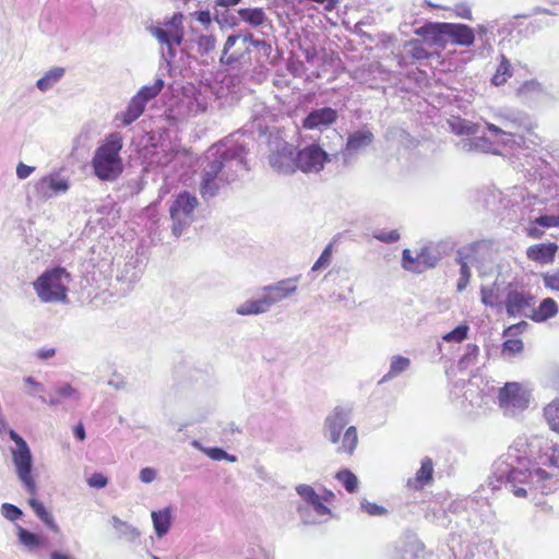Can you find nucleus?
Wrapping results in <instances>:
<instances>
[{
	"instance_id": "obj_1",
	"label": "nucleus",
	"mask_w": 559,
	"mask_h": 559,
	"mask_svg": "<svg viewBox=\"0 0 559 559\" xmlns=\"http://www.w3.org/2000/svg\"><path fill=\"white\" fill-rule=\"evenodd\" d=\"M9 436L12 441L16 444V449L12 451V460L16 469V474L27 491L32 495H36V483L32 476V454L25 440L14 430L9 431ZM31 508L35 514L53 532H58V525L56 524L52 515L46 510L45 506L38 501L35 497H32L28 501Z\"/></svg>"
},
{
	"instance_id": "obj_2",
	"label": "nucleus",
	"mask_w": 559,
	"mask_h": 559,
	"mask_svg": "<svg viewBox=\"0 0 559 559\" xmlns=\"http://www.w3.org/2000/svg\"><path fill=\"white\" fill-rule=\"evenodd\" d=\"M121 148L122 136L118 132L108 134L96 148L92 158V167L97 178L103 181H114L121 175L123 170L120 157Z\"/></svg>"
},
{
	"instance_id": "obj_3",
	"label": "nucleus",
	"mask_w": 559,
	"mask_h": 559,
	"mask_svg": "<svg viewBox=\"0 0 559 559\" xmlns=\"http://www.w3.org/2000/svg\"><path fill=\"white\" fill-rule=\"evenodd\" d=\"M71 274L61 266L46 270L34 283L37 297L47 304L68 301Z\"/></svg>"
},
{
	"instance_id": "obj_4",
	"label": "nucleus",
	"mask_w": 559,
	"mask_h": 559,
	"mask_svg": "<svg viewBox=\"0 0 559 559\" xmlns=\"http://www.w3.org/2000/svg\"><path fill=\"white\" fill-rule=\"evenodd\" d=\"M198 206L199 201L197 197L190 192L182 191L176 195L169 206L170 229L176 238H179L193 223L194 211Z\"/></svg>"
},
{
	"instance_id": "obj_5",
	"label": "nucleus",
	"mask_w": 559,
	"mask_h": 559,
	"mask_svg": "<svg viewBox=\"0 0 559 559\" xmlns=\"http://www.w3.org/2000/svg\"><path fill=\"white\" fill-rule=\"evenodd\" d=\"M225 157L223 155L215 156L203 167L200 182V193L203 198L216 195L221 188L235 179V176H229L225 171Z\"/></svg>"
},
{
	"instance_id": "obj_6",
	"label": "nucleus",
	"mask_w": 559,
	"mask_h": 559,
	"mask_svg": "<svg viewBox=\"0 0 559 559\" xmlns=\"http://www.w3.org/2000/svg\"><path fill=\"white\" fill-rule=\"evenodd\" d=\"M545 481L551 478L550 474L542 468L531 471L528 468H511L508 472L506 487L518 498H526L528 491L534 489V483Z\"/></svg>"
},
{
	"instance_id": "obj_7",
	"label": "nucleus",
	"mask_w": 559,
	"mask_h": 559,
	"mask_svg": "<svg viewBox=\"0 0 559 559\" xmlns=\"http://www.w3.org/2000/svg\"><path fill=\"white\" fill-rule=\"evenodd\" d=\"M535 296L525 289L511 288L508 290L504 298V308L507 314L510 318L526 317L530 318V313L535 305Z\"/></svg>"
},
{
	"instance_id": "obj_8",
	"label": "nucleus",
	"mask_w": 559,
	"mask_h": 559,
	"mask_svg": "<svg viewBox=\"0 0 559 559\" xmlns=\"http://www.w3.org/2000/svg\"><path fill=\"white\" fill-rule=\"evenodd\" d=\"M328 153L318 144H310L302 150L296 148L297 170L302 173H319L328 162Z\"/></svg>"
},
{
	"instance_id": "obj_9",
	"label": "nucleus",
	"mask_w": 559,
	"mask_h": 559,
	"mask_svg": "<svg viewBox=\"0 0 559 559\" xmlns=\"http://www.w3.org/2000/svg\"><path fill=\"white\" fill-rule=\"evenodd\" d=\"M501 408L525 409L530 402V392L519 382H508L498 393Z\"/></svg>"
},
{
	"instance_id": "obj_10",
	"label": "nucleus",
	"mask_w": 559,
	"mask_h": 559,
	"mask_svg": "<svg viewBox=\"0 0 559 559\" xmlns=\"http://www.w3.org/2000/svg\"><path fill=\"white\" fill-rule=\"evenodd\" d=\"M296 491L318 515H331V509L326 506L335 498L331 490L324 489L322 493H318L310 485L301 484L296 487Z\"/></svg>"
},
{
	"instance_id": "obj_11",
	"label": "nucleus",
	"mask_w": 559,
	"mask_h": 559,
	"mask_svg": "<svg viewBox=\"0 0 559 559\" xmlns=\"http://www.w3.org/2000/svg\"><path fill=\"white\" fill-rule=\"evenodd\" d=\"M270 166L283 175H292L297 170L296 147L284 143L269 156Z\"/></svg>"
},
{
	"instance_id": "obj_12",
	"label": "nucleus",
	"mask_w": 559,
	"mask_h": 559,
	"mask_svg": "<svg viewBox=\"0 0 559 559\" xmlns=\"http://www.w3.org/2000/svg\"><path fill=\"white\" fill-rule=\"evenodd\" d=\"M438 258L432 254L428 247H424L416 257L412 255L409 249H404L402 254V266L406 271L423 273L436 266Z\"/></svg>"
},
{
	"instance_id": "obj_13",
	"label": "nucleus",
	"mask_w": 559,
	"mask_h": 559,
	"mask_svg": "<svg viewBox=\"0 0 559 559\" xmlns=\"http://www.w3.org/2000/svg\"><path fill=\"white\" fill-rule=\"evenodd\" d=\"M527 326L528 323L526 321H521L503 330L502 336L506 340L502 344V354L511 357L523 352L524 343L519 336L527 329Z\"/></svg>"
},
{
	"instance_id": "obj_14",
	"label": "nucleus",
	"mask_w": 559,
	"mask_h": 559,
	"mask_svg": "<svg viewBox=\"0 0 559 559\" xmlns=\"http://www.w3.org/2000/svg\"><path fill=\"white\" fill-rule=\"evenodd\" d=\"M478 253V243L473 242L468 245L467 247H464L459 250L457 252V259L456 262L460 265V278L457 281V290L462 292L464 290L471 280V270L468 266V262H472L474 259H476Z\"/></svg>"
},
{
	"instance_id": "obj_15",
	"label": "nucleus",
	"mask_w": 559,
	"mask_h": 559,
	"mask_svg": "<svg viewBox=\"0 0 559 559\" xmlns=\"http://www.w3.org/2000/svg\"><path fill=\"white\" fill-rule=\"evenodd\" d=\"M559 246L556 242H539L527 247L526 258L535 263L546 265L552 264L556 260Z\"/></svg>"
},
{
	"instance_id": "obj_16",
	"label": "nucleus",
	"mask_w": 559,
	"mask_h": 559,
	"mask_svg": "<svg viewBox=\"0 0 559 559\" xmlns=\"http://www.w3.org/2000/svg\"><path fill=\"white\" fill-rule=\"evenodd\" d=\"M36 193L43 200H48L69 189L68 181L57 175H47L40 178L35 186Z\"/></svg>"
},
{
	"instance_id": "obj_17",
	"label": "nucleus",
	"mask_w": 559,
	"mask_h": 559,
	"mask_svg": "<svg viewBox=\"0 0 559 559\" xmlns=\"http://www.w3.org/2000/svg\"><path fill=\"white\" fill-rule=\"evenodd\" d=\"M183 15L181 13H175L170 21L168 22L169 25L174 27L173 31L167 32L160 27H154L152 29V34L160 41L168 46H170L173 43L180 45L183 39V28L181 26L182 24Z\"/></svg>"
},
{
	"instance_id": "obj_18",
	"label": "nucleus",
	"mask_w": 559,
	"mask_h": 559,
	"mask_svg": "<svg viewBox=\"0 0 559 559\" xmlns=\"http://www.w3.org/2000/svg\"><path fill=\"white\" fill-rule=\"evenodd\" d=\"M337 119V111L331 107H323L312 110L304 120L302 127L307 130H314L321 127H330Z\"/></svg>"
},
{
	"instance_id": "obj_19",
	"label": "nucleus",
	"mask_w": 559,
	"mask_h": 559,
	"mask_svg": "<svg viewBox=\"0 0 559 559\" xmlns=\"http://www.w3.org/2000/svg\"><path fill=\"white\" fill-rule=\"evenodd\" d=\"M433 481V462L430 457H425L420 462V467L415 476L408 478L406 487L412 491L423 490L426 486L431 485Z\"/></svg>"
},
{
	"instance_id": "obj_20",
	"label": "nucleus",
	"mask_w": 559,
	"mask_h": 559,
	"mask_svg": "<svg viewBox=\"0 0 559 559\" xmlns=\"http://www.w3.org/2000/svg\"><path fill=\"white\" fill-rule=\"evenodd\" d=\"M445 36L451 41L459 46L469 47L474 44L475 33L474 29L465 24L445 23Z\"/></svg>"
},
{
	"instance_id": "obj_21",
	"label": "nucleus",
	"mask_w": 559,
	"mask_h": 559,
	"mask_svg": "<svg viewBox=\"0 0 559 559\" xmlns=\"http://www.w3.org/2000/svg\"><path fill=\"white\" fill-rule=\"evenodd\" d=\"M347 413L342 407H335L325 418V427L329 431V437L332 443H337L340 441L341 432L347 425Z\"/></svg>"
},
{
	"instance_id": "obj_22",
	"label": "nucleus",
	"mask_w": 559,
	"mask_h": 559,
	"mask_svg": "<svg viewBox=\"0 0 559 559\" xmlns=\"http://www.w3.org/2000/svg\"><path fill=\"white\" fill-rule=\"evenodd\" d=\"M297 278H286L264 288L270 305H274L297 290Z\"/></svg>"
},
{
	"instance_id": "obj_23",
	"label": "nucleus",
	"mask_w": 559,
	"mask_h": 559,
	"mask_svg": "<svg viewBox=\"0 0 559 559\" xmlns=\"http://www.w3.org/2000/svg\"><path fill=\"white\" fill-rule=\"evenodd\" d=\"M445 23H426L415 29V34L424 38L430 46H445Z\"/></svg>"
},
{
	"instance_id": "obj_24",
	"label": "nucleus",
	"mask_w": 559,
	"mask_h": 559,
	"mask_svg": "<svg viewBox=\"0 0 559 559\" xmlns=\"http://www.w3.org/2000/svg\"><path fill=\"white\" fill-rule=\"evenodd\" d=\"M558 304L550 297L540 301L537 308L533 306L530 319L534 322H544L558 313Z\"/></svg>"
},
{
	"instance_id": "obj_25",
	"label": "nucleus",
	"mask_w": 559,
	"mask_h": 559,
	"mask_svg": "<svg viewBox=\"0 0 559 559\" xmlns=\"http://www.w3.org/2000/svg\"><path fill=\"white\" fill-rule=\"evenodd\" d=\"M373 141V134L369 130H359L350 134L347 139L346 150L356 153L359 150L370 145Z\"/></svg>"
},
{
	"instance_id": "obj_26",
	"label": "nucleus",
	"mask_w": 559,
	"mask_h": 559,
	"mask_svg": "<svg viewBox=\"0 0 559 559\" xmlns=\"http://www.w3.org/2000/svg\"><path fill=\"white\" fill-rule=\"evenodd\" d=\"M152 520L154 524L155 533L158 537L165 536L171 525V510L170 508H165L159 511H153Z\"/></svg>"
},
{
	"instance_id": "obj_27",
	"label": "nucleus",
	"mask_w": 559,
	"mask_h": 559,
	"mask_svg": "<svg viewBox=\"0 0 559 559\" xmlns=\"http://www.w3.org/2000/svg\"><path fill=\"white\" fill-rule=\"evenodd\" d=\"M271 305L266 296L263 295L257 300H248L237 308V313L241 316L259 314L267 311Z\"/></svg>"
},
{
	"instance_id": "obj_28",
	"label": "nucleus",
	"mask_w": 559,
	"mask_h": 559,
	"mask_svg": "<svg viewBox=\"0 0 559 559\" xmlns=\"http://www.w3.org/2000/svg\"><path fill=\"white\" fill-rule=\"evenodd\" d=\"M146 104L141 97L134 95L129 102L127 109L122 114V122L124 126L131 124L135 121L144 111Z\"/></svg>"
},
{
	"instance_id": "obj_29",
	"label": "nucleus",
	"mask_w": 559,
	"mask_h": 559,
	"mask_svg": "<svg viewBox=\"0 0 559 559\" xmlns=\"http://www.w3.org/2000/svg\"><path fill=\"white\" fill-rule=\"evenodd\" d=\"M358 444L357 429L350 426L344 432L342 444L337 448V453L352 455Z\"/></svg>"
},
{
	"instance_id": "obj_30",
	"label": "nucleus",
	"mask_w": 559,
	"mask_h": 559,
	"mask_svg": "<svg viewBox=\"0 0 559 559\" xmlns=\"http://www.w3.org/2000/svg\"><path fill=\"white\" fill-rule=\"evenodd\" d=\"M450 129L456 135H472L478 130V126L461 117H453L450 121Z\"/></svg>"
},
{
	"instance_id": "obj_31",
	"label": "nucleus",
	"mask_w": 559,
	"mask_h": 559,
	"mask_svg": "<svg viewBox=\"0 0 559 559\" xmlns=\"http://www.w3.org/2000/svg\"><path fill=\"white\" fill-rule=\"evenodd\" d=\"M238 14L240 19L252 25V26H260L265 22V13L261 8H254V9H240L238 11Z\"/></svg>"
},
{
	"instance_id": "obj_32",
	"label": "nucleus",
	"mask_w": 559,
	"mask_h": 559,
	"mask_svg": "<svg viewBox=\"0 0 559 559\" xmlns=\"http://www.w3.org/2000/svg\"><path fill=\"white\" fill-rule=\"evenodd\" d=\"M544 417L550 429L559 433V399L551 401L544 407Z\"/></svg>"
},
{
	"instance_id": "obj_33",
	"label": "nucleus",
	"mask_w": 559,
	"mask_h": 559,
	"mask_svg": "<svg viewBox=\"0 0 559 559\" xmlns=\"http://www.w3.org/2000/svg\"><path fill=\"white\" fill-rule=\"evenodd\" d=\"M63 68H55L37 81V87L40 91H47L51 88L63 76Z\"/></svg>"
},
{
	"instance_id": "obj_34",
	"label": "nucleus",
	"mask_w": 559,
	"mask_h": 559,
	"mask_svg": "<svg viewBox=\"0 0 559 559\" xmlns=\"http://www.w3.org/2000/svg\"><path fill=\"white\" fill-rule=\"evenodd\" d=\"M511 64L509 60L502 56L501 61L491 79V83L496 86L503 85L511 78Z\"/></svg>"
},
{
	"instance_id": "obj_35",
	"label": "nucleus",
	"mask_w": 559,
	"mask_h": 559,
	"mask_svg": "<svg viewBox=\"0 0 559 559\" xmlns=\"http://www.w3.org/2000/svg\"><path fill=\"white\" fill-rule=\"evenodd\" d=\"M336 479L343 484L348 492H355L358 488V479L349 469H342L336 473Z\"/></svg>"
},
{
	"instance_id": "obj_36",
	"label": "nucleus",
	"mask_w": 559,
	"mask_h": 559,
	"mask_svg": "<svg viewBox=\"0 0 559 559\" xmlns=\"http://www.w3.org/2000/svg\"><path fill=\"white\" fill-rule=\"evenodd\" d=\"M164 87V82L157 79L154 84L145 85L138 92V96L146 104L150 99L155 98Z\"/></svg>"
},
{
	"instance_id": "obj_37",
	"label": "nucleus",
	"mask_w": 559,
	"mask_h": 559,
	"mask_svg": "<svg viewBox=\"0 0 559 559\" xmlns=\"http://www.w3.org/2000/svg\"><path fill=\"white\" fill-rule=\"evenodd\" d=\"M554 507L547 500L537 501L532 513L534 521H543L552 516Z\"/></svg>"
},
{
	"instance_id": "obj_38",
	"label": "nucleus",
	"mask_w": 559,
	"mask_h": 559,
	"mask_svg": "<svg viewBox=\"0 0 559 559\" xmlns=\"http://www.w3.org/2000/svg\"><path fill=\"white\" fill-rule=\"evenodd\" d=\"M481 302L487 307H498L500 305V298L498 290L495 287H481L480 289Z\"/></svg>"
},
{
	"instance_id": "obj_39",
	"label": "nucleus",
	"mask_w": 559,
	"mask_h": 559,
	"mask_svg": "<svg viewBox=\"0 0 559 559\" xmlns=\"http://www.w3.org/2000/svg\"><path fill=\"white\" fill-rule=\"evenodd\" d=\"M19 539L23 545L31 549L43 546L41 539L36 534L22 527L19 528Z\"/></svg>"
},
{
	"instance_id": "obj_40",
	"label": "nucleus",
	"mask_w": 559,
	"mask_h": 559,
	"mask_svg": "<svg viewBox=\"0 0 559 559\" xmlns=\"http://www.w3.org/2000/svg\"><path fill=\"white\" fill-rule=\"evenodd\" d=\"M56 397L51 399L48 403L50 405H56L60 402V399L64 397H79V394L75 389H73L69 383H64L56 389Z\"/></svg>"
},
{
	"instance_id": "obj_41",
	"label": "nucleus",
	"mask_w": 559,
	"mask_h": 559,
	"mask_svg": "<svg viewBox=\"0 0 559 559\" xmlns=\"http://www.w3.org/2000/svg\"><path fill=\"white\" fill-rule=\"evenodd\" d=\"M409 359L402 356H395L390 366V371L386 377H394L403 371H405L409 367Z\"/></svg>"
},
{
	"instance_id": "obj_42",
	"label": "nucleus",
	"mask_w": 559,
	"mask_h": 559,
	"mask_svg": "<svg viewBox=\"0 0 559 559\" xmlns=\"http://www.w3.org/2000/svg\"><path fill=\"white\" fill-rule=\"evenodd\" d=\"M467 333H468V326L466 324H461V325L456 326L454 330H452L451 332L443 335V340L445 342L461 343L467 337Z\"/></svg>"
},
{
	"instance_id": "obj_43",
	"label": "nucleus",
	"mask_w": 559,
	"mask_h": 559,
	"mask_svg": "<svg viewBox=\"0 0 559 559\" xmlns=\"http://www.w3.org/2000/svg\"><path fill=\"white\" fill-rule=\"evenodd\" d=\"M544 286L552 292H559V270L542 274Z\"/></svg>"
},
{
	"instance_id": "obj_44",
	"label": "nucleus",
	"mask_w": 559,
	"mask_h": 559,
	"mask_svg": "<svg viewBox=\"0 0 559 559\" xmlns=\"http://www.w3.org/2000/svg\"><path fill=\"white\" fill-rule=\"evenodd\" d=\"M332 260V245H328L325 249L322 251L319 259L314 262L312 266V271H318L320 269H325L330 265Z\"/></svg>"
},
{
	"instance_id": "obj_45",
	"label": "nucleus",
	"mask_w": 559,
	"mask_h": 559,
	"mask_svg": "<svg viewBox=\"0 0 559 559\" xmlns=\"http://www.w3.org/2000/svg\"><path fill=\"white\" fill-rule=\"evenodd\" d=\"M412 49L411 55L414 59L417 60H425L430 57V53L427 51V49L424 47L423 43L419 40H412L409 43Z\"/></svg>"
},
{
	"instance_id": "obj_46",
	"label": "nucleus",
	"mask_w": 559,
	"mask_h": 559,
	"mask_svg": "<svg viewBox=\"0 0 559 559\" xmlns=\"http://www.w3.org/2000/svg\"><path fill=\"white\" fill-rule=\"evenodd\" d=\"M535 223L543 228L559 227V215H540L535 218Z\"/></svg>"
},
{
	"instance_id": "obj_47",
	"label": "nucleus",
	"mask_w": 559,
	"mask_h": 559,
	"mask_svg": "<svg viewBox=\"0 0 559 559\" xmlns=\"http://www.w3.org/2000/svg\"><path fill=\"white\" fill-rule=\"evenodd\" d=\"M374 238L385 243H392L400 239V233L395 229L390 231L380 230L374 234Z\"/></svg>"
},
{
	"instance_id": "obj_48",
	"label": "nucleus",
	"mask_w": 559,
	"mask_h": 559,
	"mask_svg": "<svg viewBox=\"0 0 559 559\" xmlns=\"http://www.w3.org/2000/svg\"><path fill=\"white\" fill-rule=\"evenodd\" d=\"M2 513L10 521H15L22 515V511L16 506L11 503L2 504Z\"/></svg>"
},
{
	"instance_id": "obj_49",
	"label": "nucleus",
	"mask_w": 559,
	"mask_h": 559,
	"mask_svg": "<svg viewBox=\"0 0 559 559\" xmlns=\"http://www.w3.org/2000/svg\"><path fill=\"white\" fill-rule=\"evenodd\" d=\"M361 508L365 510L366 513L369 515H382L386 513V509L382 506H379L374 502L369 501H362Z\"/></svg>"
},
{
	"instance_id": "obj_50",
	"label": "nucleus",
	"mask_w": 559,
	"mask_h": 559,
	"mask_svg": "<svg viewBox=\"0 0 559 559\" xmlns=\"http://www.w3.org/2000/svg\"><path fill=\"white\" fill-rule=\"evenodd\" d=\"M525 234L531 239H540L545 235V231H544L543 227L539 226V224L535 223V219H534L525 228Z\"/></svg>"
},
{
	"instance_id": "obj_51",
	"label": "nucleus",
	"mask_w": 559,
	"mask_h": 559,
	"mask_svg": "<svg viewBox=\"0 0 559 559\" xmlns=\"http://www.w3.org/2000/svg\"><path fill=\"white\" fill-rule=\"evenodd\" d=\"M108 483V479L105 475L102 473H94L91 475V477L87 479V484L93 488H104L106 487Z\"/></svg>"
},
{
	"instance_id": "obj_52",
	"label": "nucleus",
	"mask_w": 559,
	"mask_h": 559,
	"mask_svg": "<svg viewBox=\"0 0 559 559\" xmlns=\"http://www.w3.org/2000/svg\"><path fill=\"white\" fill-rule=\"evenodd\" d=\"M24 383L27 385L26 393L29 395H35L44 390L43 384L37 382L33 377L25 378Z\"/></svg>"
},
{
	"instance_id": "obj_53",
	"label": "nucleus",
	"mask_w": 559,
	"mask_h": 559,
	"mask_svg": "<svg viewBox=\"0 0 559 559\" xmlns=\"http://www.w3.org/2000/svg\"><path fill=\"white\" fill-rule=\"evenodd\" d=\"M155 478H156L155 469H153L151 467H144L141 469L140 479L143 483L148 484V483L153 481Z\"/></svg>"
},
{
	"instance_id": "obj_54",
	"label": "nucleus",
	"mask_w": 559,
	"mask_h": 559,
	"mask_svg": "<svg viewBox=\"0 0 559 559\" xmlns=\"http://www.w3.org/2000/svg\"><path fill=\"white\" fill-rule=\"evenodd\" d=\"M34 170V167L20 163L16 167V176L20 179H26Z\"/></svg>"
},
{
	"instance_id": "obj_55",
	"label": "nucleus",
	"mask_w": 559,
	"mask_h": 559,
	"mask_svg": "<svg viewBox=\"0 0 559 559\" xmlns=\"http://www.w3.org/2000/svg\"><path fill=\"white\" fill-rule=\"evenodd\" d=\"M549 462L552 466L559 467V445H555L551 448Z\"/></svg>"
},
{
	"instance_id": "obj_56",
	"label": "nucleus",
	"mask_w": 559,
	"mask_h": 559,
	"mask_svg": "<svg viewBox=\"0 0 559 559\" xmlns=\"http://www.w3.org/2000/svg\"><path fill=\"white\" fill-rule=\"evenodd\" d=\"M199 44L204 46L206 49L214 48L215 39L213 36H201L199 39Z\"/></svg>"
},
{
	"instance_id": "obj_57",
	"label": "nucleus",
	"mask_w": 559,
	"mask_h": 559,
	"mask_svg": "<svg viewBox=\"0 0 559 559\" xmlns=\"http://www.w3.org/2000/svg\"><path fill=\"white\" fill-rule=\"evenodd\" d=\"M207 453L214 460H222L226 457V452L219 448L210 449Z\"/></svg>"
},
{
	"instance_id": "obj_58",
	"label": "nucleus",
	"mask_w": 559,
	"mask_h": 559,
	"mask_svg": "<svg viewBox=\"0 0 559 559\" xmlns=\"http://www.w3.org/2000/svg\"><path fill=\"white\" fill-rule=\"evenodd\" d=\"M195 15H197V20L206 25V24H210L211 22V15H210V12L209 11H199V12H195Z\"/></svg>"
},
{
	"instance_id": "obj_59",
	"label": "nucleus",
	"mask_w": 559,
	"mask_h": 559,
	"mask_svg": "<svg viewBox=\"0 0 559 559\" xmlns=\"http://www.w3.org/2000/svg\"><path fill=\"white\" fill-rule=\"evenodd\" d=\"M56 354L55 348H46V349H39L37 353L38 358L40 359H49L53 357Z\"/></svg>"
},
{
	"instance_id": "obj_60",
	"label": "nucleus",
	"mask_w": 559,
	"mask_h": 559,
	"mask_svg": "<svg viewBox=\"0 0 559 559\" xmlns=\"http://www.w3.org/2000/svg\"><path fill=\"white\" fill-rule=\"evenodd\" d=\"M74 436L78 438V440L83 441L85 439V429L83 424H79L73 429Z\"/></svg>"
},
{
	"instance_id": "obj_61",
	"label": "nucleus",
	"mask_w": 559,
	"mask_h": 559,
	"mask_svg": "<svg viewBox=\"0 0 559 559\" xmlns=\"http://www.w3.org/2000/svg\"><path fill=\"white\" fill-rule=\"evenodd\" d=\"M305 58L308 62H312L317 56V50L313 47L304 50Z\"/></svg>"
},
{
	"instance_id": "obj_62",
	"label": "nucleus",
	"mask_w": 559,
	"mask_h": 559,
	"mask_svg": "<svg viewBox=\"0 0 559 559\" xmlns=\"http://www.w3.org/2000/svg\"><path fill=\"white\" fill-rule=\"evenodd\" d=\"M236 41H237V36L230 35V36L227 37L225 46H224V53L225 55L235 45Z\"/></svg>"
},
{
	"instance_id": "obj_63",
	"label": "nucleus",
	"mask_w": 559,
	"mask_h": 559,
	"mask_svg": "<svg viewBox=\"0 0 559 559\" xmlns=\"http://www.w3.org/2000/svg\"><path fill=\"white\" fill-rule=\"evenodd\" d=\"M486 128L493 134H504V131L493 123L487 122Z\"/></svg>"
},
{
	"instance_id": "obj_64",
	"label": "nucleus",
	"mask_w": 559,
	"mask_h": 559,
	"mask_svg": "<svg viewBox=\"0 0 559 559\" xmlns=\"http://www.w3.org/2000/svg\"><path fill=\"white\" fill-rule=\"evenodd\" d=\"M50 559H73V558L71 556L67 555V554H62V552H59V551H53L50 555Z\"/></svg>"
}]
</instances>
